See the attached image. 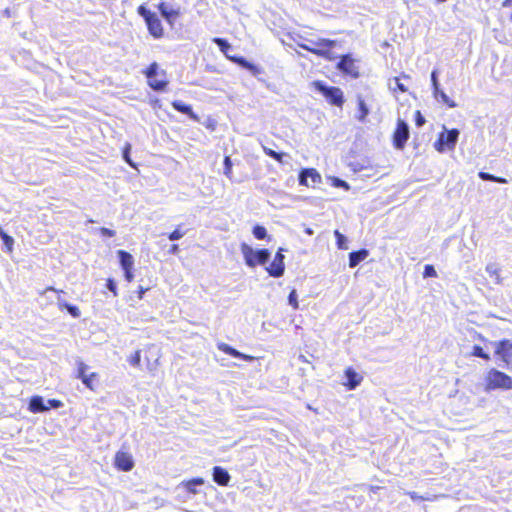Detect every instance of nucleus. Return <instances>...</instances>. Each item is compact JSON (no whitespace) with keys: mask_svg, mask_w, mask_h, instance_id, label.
Wrapping results in <instances>:
<instances>
[{"mask_svg":"<svg viewBox=\"0 0 512 512\" xmlns=\"http://www.w3.org/2000/svg\"><path fill=\"white\" fill-rule=\"evenodd\" d=\"M240 249L246 265L252 268L266 264L270 258V252L265 248L254 251L249 245L242 243Z\"/></svg>","mask_w":512,"mask_h":512,"instance_id":"obj_4","label":"nucleus"},{"mask_svg":"<svg viewBox=\"0 0 512 512\" xmlns=\"http://www.w3.org/2000/svg\"><path fill=\"white\" fill-rule=\"evenodd\" d=\"M58 307L60 310L66 309L75 318L80 316V310L75 305H71L65 301H58Z\"/></svg>","mask_w":512,"mask_h":512,"instance_id":"obj_29","label":"nucleus"},{"mask_svg":"<svg viewBox=\"0 0 512 512\" xmlns=\"http://www.w3.org/2000/svg\"><path fill=\"white\" fill-rule=\"evenodd\" d=\"M124 277L128 283H131L134 280L133 270H124Z\"/></svg>","mask_w":512,"mask_h":512,"instance_id":"obj_49","label":"nucleus"},{"mask_svg":"<svg viewBox=\"0 0 512 512\" xmlns=\"http://www.w3.org/2000/svg\"><path fill=\"white\" fill-rule=\"evenodd\" d=\"M55 288L52 287V286H49L45 289V291H53L54 292Z\"/></svg>","mask_w":512,"mask_h":512,"instance_id":"obj_56","label":"nucleus"},{"mask_svg":"<svg viewBox=\"0 0 512 512\" xmlns=\"http://www.w3.org/2000/svg\"><path fill=\"white\" fill-rule=\"evenodd\" d=\"M283 249L279 248L274 256L273 261L266 267L267 273L275 278L281 277L285 271Z\"/></svg>","mask_w":512,"mask_h":512,"instance_id":"obj_13","label":"nucleus"},{"mask_svg":"<svg viewBox=\"0 0 512 512\" xmlns=\"http://www.w3.org/2000/svg\"><path fill=\"white\" fill-rule=\"evenodd\" d=\"M89 390L95 391L99 383V374L97 372H91L82 382Z\"/></svg>","mask_w":512,"mask_h":512,"instance_id":"obj_24","label":"nucleus"},{"mask_svg":"<svg viewBox=\"0 0 512 512\" xmlns=\"http://www.w3.org/2000/svg\"><path fill=\"white\" fill-rule=\"evenodd\" d=\"M253 235L258 240H263L267 237V230L264 226L261 225H255L253 227Z\"/></svg>","mask_w":512,"mask_h":512,"instance_id":"obj_37","label":"nucleus"},{"mask_svg":"<svg viewBox=\"0 0 512 512\" xmlns=\"http://www.w3.org/2000/svg\"><path fill=\"white\" fill-rule=\"evenodd\" d=\"M117 256L119 258V262H120V265L124 270H133V266H134V259H133V256L125 251V250H118L117 251Z\"/></svg>","mask_w":512,"mask_h":512,"instance_id":"obj_22","label":"nucleus"},{"mask_svg":"<svg viewBox=\"0 0 512 512\" xmlns=\"http://www.w3.org/2000/svg\"><path fill=\"white\" fill-rule=\"evenodd\" d=\"M213 480L220 486H227L230 481L229 473L220 466L213 468Z\"/></svg>","mask_w":512,"mask_h":512,"instance_id":"obj_19","label":"nucleus"},{"mask_svg":"<svg viewBox=\"0 0 512 512\" xmlns=\"http://www.w3.org/2000/svg\"><path fill=\"white\" fill-rule=\"evenodd\" d=\"M28 409L32 413H42L48 411L49 407L44 404L41 396L36 395L30 398Z\"/></svg>","mask_w":512,"mask_h":512,"instance_id":"obj_20","label":"nucleus"},{"mask_svg":"<svg viewBox=\"0 0 512 512\" xmlns=\"http://www.w3.org/2000/svg\"><path fill=\"white\" fill-rule=\"evenodd\" d=\"M484 389L487 392L498 389L510 390L512 389V377L500 370L492 368L487 372L485 377Z\"/></svg>","mask_w":512,"mask_h":512,"instance_id":"obj_1","label":"nucleus"},{"mask_svg":"<svg viewBox=\"0 0 512 512\" xmlns=\"http://www.w3.org/2000/svg\"><path fill=\"white\" fill-rule=\"evenodd\" d=\"M336 41L326 38H320L317 41H309L308 44H300V47L316 56L325 60L333 61L335 59L332 49L335 47Z\"/></svg>","mask_w":512,"mask_h":512,"instance_id":"obj_2","label":"nucleus"},{"mask_svg":"<svg viewBox=\"0 0 512 512\" xmlns=\"http://www.w3.org/2000/svg\"><path fill=\"white\" fill-rule=\"evenodd\" d=\"M142 351L137 350L129 357V364L133 367H141Z\"/></svg>","mask_w":512,"mask_h":512,"instance_id":"obj_36","label":"nucleus"},{"mask_svg":"<svg viewBox=\"0 0 512 512\" xmlns=\"http://www.w3.org/2000/svg\"><path fill=\"white\" fill-rule=\"evenodd\" d=\"M114 466L118 471H131L134 468V460L132 455L125 451H117L114 456Z\"/></svg>","mask_w":512,"mask_h":512,"instance_id":"obj_14","label":"nucleus"},{"mask_svg":"<svg viewBox=\"0 0 512 512\" xmlns=\"http://www.w3.org/2000/svg\"><path fill=\"white\" fill-rule=\"evenodd\" d=\"M511 5H512V0H504V1L502 2V6H503V7H509V6H511Z\"/></svg>","mask_w":512,"mask_h":512,"instance_id":"obj_52","label":"nucleus"},{"mask_svg":"<svg viewBox=\"0 0 512 512\" xmlns=\"http://www.w3.org/2000/svg\"><path fill=\"white\" fill-rule=\"evenodd\" d=\"M409 135L408 124L404 120L398 119L392 134L393 146L396 149H403L406 146Z\"/></svg>","mask_w":512,"mask_h":512,"instance_id":"obj_9","label":"nucleus"},{"mask_svg":"<svg viewBox=\"0 0 512 512\" xmlns=\"http://www.w3.org/2000/svg\"><path fill=\"white\" fill-rule=\"evenodd\" d=\"M160 14L172 26L175 20L180 16V12L176 9L170 8L166 3L161 2L157 6Z\"/></svg>","mask_w":512,"mask_h":512,"instance_id":"obj_17","label":"nucleus"},{"mask_svg":"<svg viewBox=\"0 0 512 512\" xmlns=\"http://www.w3.org/2000/svg\"><path fill=\"white\" fill-rule=\"evenodd\" d=\"M263 151L267 156L273 158L278 163H283V157L285 153L276 152L273 149L267 147H263Z\"/></svg>","mask_w":512,"mask_h":512,"instance_id":"obj_35","label":"nucleus"},{"mask_svg":"<svg viewBox=\"0 0 512 512\" xmlns=\"http://www.w3.org/2000/svg\"><path fill=\"white\" fill-rule=\"evenodd\" d=\"M394 81H395L394 91H399V92H402V93L407 91V87L403 83H401L399 77H395Z\"/></svg>","mask_w":512,"mask_h":512,"instance_id":"obj_45","label":"nucleus"},{"mask_svg":"<svg viewBox=\"0 0 512 512\" xmlns=\"http://www.w3.org/2000/svg\"><path fill=\"white\" fill-rule=\"evenodd\" d=\"M478 176L485 181H492L496 183L506 184L508 181L506 178L494 176L488 172H479Z\"/></svg>","mask_w":512,"mask_h":512,"instance_id":"obj_30","label":"nucleus"},{"mask_svg":"<svg viewBox=\"0 0 512 512\" xmlns=\"http://www.w3.org/2000/svg\"><path fill=\"white\" fill-rule=\"evenodd\" d=\"M322 182L320 173L315 168H304L299 174V184L306 187H316Z\"/></svg>","mask_w":512,"mask_h":512,"instance_id":"obj_12","label":"nucleus"},{"mask_svg":"<svg viewBox=\"0 0 512 512\" xmlns=\"http://www.w3.org/2000/svg\"><path fill=\"white\" fill-rule=\"evenodd\" d=\"M0 237L5 245V248L7 250L8 253H12L13 252V247H14V239L12 236L8 235L3 229L2 227H0Z\"/></svg>","mask_w":512,"mask_h":512,"instance_id":"obj_28","label":"nucleus"},{"mask_svg":"<svg viewBox=\"0 0 512 512\" xmlns=\"http://www.w3.org/2000/svg\"><path fill=\"white\" fill-rule=\"evenodd\" d=\"M336 68L351 78L356 79L360 76L356 61L350 54L342 55L336 65Z\"/></svg>","mask_w":512,"mask_h":512,"instance_id":"obj_10","label":"nucleus"},{"mask_svg":"<svg viewBox=\"0 0 512 512\" xmlns=\"http://www.w3.org/2000/svg\"><path fill=\"white\" fill-rule=\"evenodd\" d=\"M486 271L496 284L502 283L501 270L498 266L495 264H488L486 266Z\"/></svg>","mask_w":512,"mask_h":512,"instance_id":"obj_27","label":"nucleus"},{"mask_svg":"<svg viewBox=\"0 0 512 512\" xmlns=\"http://www.w3.org/2000/svg\"><path fill=\"white\" fill-rule=\"evenodd\" d=\"M217 348L220 351L224 352L225 354H228V355H230L232 357H235V358L243 359L245 361H253L254 360L253 356L244 354V353L236 350L235 348L231 347L230 345H228L226 343H219L217 345Z\"/></svg>","mask_w":512,"mask_h":512,"instance_id":"obj_18","label":"nucleus"},{"mask_svg":"<svg viewBox=\"0 0 512 512\" xmlns=\"http://www.w3.org/2000/svg\"><path fill=\"white\" fill-rule=\"evenodd\" d=\"M436 276H437V272H436L434 266L431 264L425 265L424 271H423V277L428 278V277H436Z\"/></svg>","mask_w":512,"mask_h":512,"instance_id":"obj_41","label":"nucleus"},{"mask_svg":"<svg viewBox=\"0 0 512 512\" xmlns=\"http://www.w3.org/2000/svg\"><path fill=\"white\" fill-rule=\"evenodd\" d=\"M431 82H432V86L434 88V94H437L438 90H439V83H438V79H437V75H436L435 71H433L431 73Z\"/></svg>","mask_w":512,"mask_h":512,"instance_id":"obj_47","label":"nucleus"},{"mask_svg":"<svg viewBox=\"0 0 512 512\" xmlns=\"http://www.w3.org/2000/svg\"><path fill=\"white\" fill-rule=\"evenodd\" d=\"M471 355L474 356V357H478V358H481L485 361H489L491 358H490V355L488 353H486L483 348L479 345H474L473 348H472V352H471Z\"/></svg>","mask_w":512,"mask_h":512,"instance_id":"obj_33","label":"nucleus"},{"mask_svg":"<svg viewBox=\"0 0 512 512\" xmlns=\"http://www.w3.org/2000/svg\"><path fill=\"white\" fill-rule=\"evenodd\" d=\"M185 232L182 231L179 227L174 229L172 232L168 234V239L171 241L178 240L184 236Z\"/></svg>","mask_w":512,"mask_h":512,"instance_id":"obj_40","label":"nucleus"},{"mask_svg":"<svg viewBox=\"0 0 512 512\" xmlns=\"http://www.w3.org/2000/svg\"><path fill=\"white\" fill-rule=\"evenodd\" d=\"M150 290V287L139 286L137 289V295L139 299H143L145 293Z\"/></svg>","mask_w":512,"mask_h":512,"instance_id":"obj_50","label":"nucleus"},{"mask_svg":"<svg viewBox=\"0 0 512 512\" xmlns=\"http://www.w3.org/2000/svg\"><path fill=\"white\" fill-rule=\"evenodd\" d=\"M435 97L440 99L449 108L457 107V103L454 100L450 99L447 96V94L444 91L440 90V89L438 90V93L435 94Z\"/></svg>","mask_w":512,"mask_h":512,"instance_id":"obj_31","label":"nucleus"},{"mask_svg":"<svg viewBox=\"0 0 512 512\" xmlns=\"http://www.w3.org/2000/svg\"><path fill=\"white\" fill-rule=\"evenodd\" d=\"M106 286L109 289V291H111L113 293L114 296H117V294H118L117 285L112 278H108L106 280Z\"/></svg>","mask_w":512,"mask_h":512,"instance_id":"obj_44","label":"nucleus"},{"mask_svg":"<svg viewBox=\"0 0 512 512\" xmlns=\"http://www.w3.org/2000/svg\"><path fill=\"white\" fill-rule=\"evenodd\" d=\"M313 87L319 91L329 104L342 107L345 100L342 90L335 86H326L322 81H314Z\"/></svg>","mask_w":512,"mask_h":512,"instance_id":"obj_5","label":"nucleus"},{"mask_svg":"<svg viewBox=\"0 0 512 512\" xmlns=\"http://www.w3.org/2000/svg\"><path fill=\"white\" fill-rule=\"evenodd\" d=\"M224 174L227 178L232 179V161L229 156L224 157Z\"/></svg>","mask_w":512,"mask_h":512,"instance_id":"obj_38","label":"nucleus"},{"mask_svg":"<svg viewBox=\"0 0 512 512\" xmlns=\"http://www.w3.org/2000/svg\"><path fill=\"white\" fill-rule=\"evenodd\" d=\"M171 105L176 111L186 114L193 121H199V116L194 113L190 105L177 100L173 101Z\"/></svg>","mask_w":512,"mask_h":512,"instance_id":"obj_21","label":"nucleus"},{"mask_svg":"<svg viewBox=\"0 0 512 512\" xmlns=\"http://www.w3.org/2000/svg\"><path fill=\"white\" fill-rule=\"evenodd\" d=\"M402 77L405 78V79H409V75H406V74H402Z\"/></svg>","mask_w":512,"mask_h":512,"instance_id":"obj_59","label":"nucleus"},{"mask_svg":"<svg viewBox=\"0 0 512 512\" xmlns=\"http://www.w3.org/2000/svg\"><path fill=\"white\" fill-rule=\"evenodd\" d=\"M357 107H358V111H359L357 119L360 122H364L369 114V109H368L364 99L361 96H358V98H357Z\"/></svg>","mask_w":512,"mask_h":512,"instance_id":"obj_26","label":"nucleus"},{"mask_svg":"<svg viewBox=\"0 0 512 512\" xmlns=\"http://www.w3.org/2000/svg\"><path fill=\"white\" fill-rule=\"evenodd\" d=\"M300 359L303 361V362H308L305 357L303 355L300 356Z\"/></svg>","mask_w":512,"mask_h":512,"instance_id":"obj_58","label":"nucleus"},{"mask_svg":"<svg viewBox=\"0 0 512 512\" xmlns=\"http://www.w3.org/2000/svg\"><path fill=\"white\" fill-rule=\"evenodd\" d=\"M288 302L292 306L294 310H297L299 308L298 300H297V293L295 289H292L288 295Z\"/></svg>","mask_w":512,"mask_h":512,"instance_id":"obj_39","label":"nucleus"},{"mask_svg":"<svg viewBox=\"0 0 512 512\" xmlns=\"http://www.w3.org/2000/svg\"><path fill=\"white\" fill-rule=\"evenodd\" d=\"M54 292L57 294H61V293H63V290L55 289Z\"/></svg>","mask_w":512,"mask_h":512,"instance_id":"obj_57","label":"nucleus"},{"mask_svg":"<svg viewBox=\"0 0 512 512\" xmlns=\"http://www.w3.org/2000/svg\"><path fill=\"white\" fill-rule=\"evenodd\" d=\"M213 42L215 44H217V46L219 47L220 51L227 57V59H229L233 63L238 64L242 68H245V69H247L249 71H252V72H256L255 65L250 63L249 61H247L244 57L237 56V55H229L228 54V51L230 50L231 46H230V44L228 43V41L226 39L216 37V38L213 39Z\"/></svg>","mask_w":512,"mask_h":512,"instance_id":"obj_8","label":"nucleus"},{"mask_svg":"<svg viewBox=\"0 0 512 512\" xmlns=\"http://www.w3.org/2000/svg\"><path fill=\"white\" fill-rule=\"evenodd\" d=\"M338 185H339V186H343V187H347L346 182H344V181H342V180H338Z\"/></svg>","mask_w":512,"mask_h":512,"instance_id":"obj_54","label":"nucleus"},{"mask_svg":"<svg viewBox=\"0 0 512 512\" xmlns=\"http://www.w3.org/2000/svg\"><path fill=\"white\" fill-rule=\"evenodd\" d=\"M100 234L105 237H113L115 236V231L109 228L102 227L99 229Z\"/></svg>","mask_w":512,"mask_h":512,"instance_id":"obj_48","label":"nucleus"},{"mask_svg":"<svg viewBox=\"0 0 512 512\" xmlns=\"http://www.w3.org/2000/svg\"><path fill=\"white\" fill-rule=\"evenodd\" d=\"M88 370L89 367L84 362L79 361L77 363L76 368V378L80 379L83 382V379H85L87 375H89Z\"/></svg>","mask_w":512,"mask_h":512,"instance_id":"obj_32","label":"nucleus"},{"mask_svg":"<svg viewBox=\"0 0 512 512\" xmlns=\"http://www.w3.org/2000/svg\"><path fill=\"white\" fill-rule=\"evenodd\" d=\"M137 12L145 20L147 29L151 36H153L155 39H160L164 36V28L160 18L155 12L150 11L144 5H140L137 8Z\"/></svg>","mask_w":512,"mask_h":512,"instance_id":"obj_3","label":"nucleus"},{"mask_svg":"<svg viewBox=\"0 0 512 512\" xmlns=\"http://www.w3.org/2000/svg\"><path fill=\"white\" fill-rule=\"evenodd\" d=\"M206 127L211 129V130H213L215 128V125L214 124H207Z\"/></svg>","mask_w":512,"mask_h":512,"instance_id":"obj_55","label":"nucleus"},{"mask_svg":"<svg viewBox=\"0 0 512 512\" xmlns=\"http://www.w3.org/2000/svg\"><path fill=\"white\" fill-rule=\"evenodd\" d=\"M368 254L369 252L366 249L351 252L349 254V266L351 268L356 267L360 262L367 258Z\"/></svg>","mask_w":512,"mask_h":512,"instance_id":"obj_23","label":"nucleus"},{"mask_svg":"<svg viewBox=\"0 0 512 512\" xmlns=\"http://www.w3.org/2000/svg\"><path fill=\"white\" fill-rule=\"evenodd\" d=\"M476 338L480 341H486V338L480 333H477Z\"/></svg>","mask_w":512,"mask_h":512,"instance_id":"obj_53","label":"nucleus"},{"mask_svg":"<svg viewBox=\"0 0 512 512\" xmlns=\"http://www.w3.org/2000/svg\"><path fill=\"white\" fill-rule=\"evenodd\" d=\"M494 354L505 366L509 367L512 363V341L509 339L497 341L495 343Z\"/></svg>","mask_w":512,"mask_h":512,"instance_id":"obj_11","label":"nucleus"},{"mask_svg":"<svg viewBox=\"0 0 512 512\" xmlns=\"http://www.w3.org/2000/svg\"><path fill=\"white\" fill-rule=\"evenodd\" d=\"M179 251V246L177 244H173L170 249H169V253L170 254H177Z\"/></svg>","mask_w":512,"mask_h":512,"instance_id":"obj_51","label":"nucleus"},{"mask_svg":"<svg viewBox=\"0 0 512 512\" xmlns=\"http://www.w3.org/2000/svg\"><path fill=\"white\" fill-rule=\"evenodd\" d=\"M346 382L344 383V386L348 390L355 389L363 380V377L358 374L352 367H348L344 371Z\"/></svg>","mask_w":512,"mask_h":512,"instance_id":"obj_16","label":"nucleus"},{"mask_svg":"<svg viewBox=\"0 0 512 512\" xmlns=\"http://www.w3.org/2000/svg\"><path fill=\"white\" fill-rule=\"evenodd\" d=\"M334 236L336 238V245L339 249L345 250L348 248L347 239L339 230L334 231Z\"/></svg>","mask_w":512,"mask_h":512,"instance_id":"obj_34","label":"nucleus"},{"mask_svg":"<svg viewBox=\"0 0 512 512\" xmlns=\"http://www.w3.org/2000/svg\"><path fill=\"white\" fill-rule=\"evenodd\" d=\"M414 119H415V124L418 127L423 126L426 122V120H425L424 116L422 115V113L420 112V110L415 111Z\"/></svg>","mask_w":512,"mask_h":512,"instance_id":"obj_43","label":"nucleus"},{"mask_svg":"<svg viewBox=\"0 0 512 512\" xmlns=\"http://www.w3.org/2000/svg\"><path fill=\"white\" fill-rule=\"evenodd\" d=\"M144 368L148 371H154L159 365V353L154 347H147L143 351Z\"/></svg>","mask_w":512,"mask_h":512,"instance_id":"obj_15","label":"nucleus"},{"mask_svg":"<svg viewBox=\"0 0 512 512\" xmlns=\"http://www.w3.org/2000/svg\"><path fill=\"white\" fill-rule=\"evenodd\" d=\"M459 137V130L456 128L446 130L444 129L438 134L436 141L434 142V148L436 151L443 153L445 151L454 150L457 140Z\"/></svg>","mask_w":512,"mask_h":512,"instance_id":"obj_6","label":"nucleus"},{"mask_svg":"<svg viewBox=\"0 0 512 512\" xmlns=\"http://www.w3.org/2000/svg\"><path fill=\"white\" fill-rule=\"evenodd\" d=\"M203 483H204V480L200 477H197V478H192L190 480H187V481L183 482L182 484L188 493L196 494L197 493L196 486H200Z\"/></svg>","mask_w":512,"mask_h":512,"instance_id":"obj_25","label":"nucleus"},{"mask_svg":"<svg viewBox=\"0 0 512 512\" xmlns=\"http://www.w3.org/2000/svg\"><path fill=\"white\" fill-rule=\"evenodd\" d=\"M46 406L49 407V409H51V408H55L56 409V408L62 407L63 406V402L61 400H59V399H49L47 401V405Z\"/></svg>","mask_w":512,"mask_h":512,"instance_id":"obj_46","label":"nucleus"},{"mask_svg":"<svg viewBox=\"0 0 512 512\" xmlns=\"http://www.w3.org/2000/svg\"><path fill=\"white\" fill-rule=\"evenodd\" d=\"M130 150H131V145L129 143H126V145L123 149V158L131 167H135L134 163L132 162V160L130 158Z\"/></svg>","mask_w":512,"mask_h":512,"instance_id":"obj_42","label":"nucleus"},{"mask_svg":"<svg viewBox=\"0 0 512 512\" xmlns=\"http://www.w3.org/2000/svg\"><path fill=\"white\" fill-rule=\"evenodd\" d=\"M145 76L148 79V85L154 91H164L168 86V80L166 79L165 71H161L160 74L163 76L162 79L156 78L158 74V64L156 62L151 63L144 71Z\"/></svg>","mask_w":512,"mask_h":512,"instance_id":"obj_7","label":"nucleus"}]
</instances>
